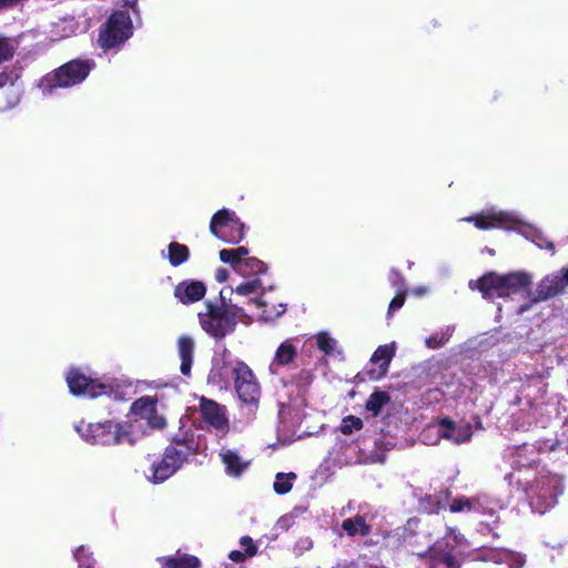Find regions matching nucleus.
I'll return each instance as SVG.
<instances>
[{
  "label": "nucleus",
  "instance_id": "1",
  "mask_svg": "<svg viewBox=\"0 0 568 568\" xmlns=\"http://www.w3.org/2000/svg\"><path fill=\"white\" fill-rule=\"evenodd\" d=\"M210 381L216 385L227 384L231 378L241 402L257 405L261 398V386L252 368L243 361L223 359L210 373Z\"/></svg>",
  "mask_w": 568,
  "mask_h": 568
},
{
  "label": "nucleus",
  "instance_id": "2",
  "mask_svg": "<svg viewBox=\"0 0 568 568\" xmlns=\"http://www.w3.org/2000/svg\"><path fill=\"white\" fill-rule=\"evenodd\" d=\"M77 432L91 445L112 446L128 444L135 445L136 437L132 433V425L112 419L78 425Z\"/></svg>",
  "mask_w": 568,
  "mask_h": 568
},
{
  "label": "nucleus",
  "instance_id": "3",
  "mask_svg": "<svg viewBox=\"0 0 568 568\" xmlns=\"http://www.w3.org/2000/svg\"><path fill=\"white\" fill-rule=\"evenodd\" d=\"M529 285L530 277L524 272H513L505 275L487 272L475 283L469 282V287L478 290L485 298L507 297L526 290Z\"/></svg>",
  "mask_w": 568,
  "mask_h": 568
},
{
  "label": "nucleus",
  "instance_id": "4",
  "mask_svg": "<svg viewBox=\"0 0 568 568\" xmlns=\"http://www.w3.org/2000/svg\"><path fill=\"white\" fill-rule=\"evenodd\" d=\"M93 63L74 59L40 79L39 87L44 94H52L57 88H70L84 81L92 70Z\"/></svg>",
  "mask_w": 568,
  "mask_h": 568
},
{
  "label": "nucleus",
  "instance_id": "5",
  "mask_svg": "<svg viewBox=\"0 0 568 568\" xmlns=\"http://www.w3.org/2000/svg\"><path fill=\"white\" fill-rule=\"evenodd\" d=\"M132 20L126 11H113L99 30L98 44L104 51L123 44L132 36Z\"/></svg>",
  "mask_w": 568,
  "mask_h": 568
},
{
  "label": "nucleus",
  "instance_id": "6",
  "mask_svg": "<svg viewBox=\"0 0 568 568\" xmlns=\"http://www.w3.org/2000/svg\"><path fill=\"white\" fill-rule=\"evenodd\" d=\"M202 329L210 336L222 339L231 334L237 324L235 315L230 313L224 305L217 306L206 303V312L199 313Z\"/></svg>",
  "mask_w": 568,
  "mask_h": 568
},
{
  "label": "nucleus",
  "instance_id": "7",
  "mask_svg": "<svg viewBox=\"0 0 568 568\" xmlns=\"http://www.w3.org/2000/svg\"><path fill=\"white\" fill-rule=\"evenodd\" d=\"M526 494L531 505L544 514L557 504L560 494L559 481L552 476L539 477L526 489Z\"/></svg>",
  "mask_w": 568,
  "mask_h": 568
},
{
  "label": "nucleus",
  "instance_id": "8",
  "mask_svg": "<svg viewBox=\"0 0 568 568\" xmlns=\"http://www.w3.org/2000/svg\"><path fill=\"white\" fill-rule=\"evenodd\" d=\"M185 462H187L186 452H179L174 447H165L161 458L152 464V475L148 478L153 484H161L181 469Z\"/></svg>",
  "mask_w": 568,
  "mask_h": 568
},
{
  "label": "nucleus",
  "instance_id": "9",
  "mask_svg": "<svg viewBox=\"0 0 568 568\" xmlns=\"http://www.w3.org/2000/svg\"><path fill=\"white\" fill-rule=\"evenodd\" d=\"M67 383L70 393L75 396L85 395L90 398H95L112 390L111 385L92 379L79 368H72L68 373Z\"/></svg>",
  "mask_w": 568,
  "mask_h": 568
},
{
  "label": "nucleus",
  "instance_id": "10",
  "mask_svg": "<svg viewBox=\"0 0 568 568\" xmlns=\"http://www.w3.org/2000/svg\"><path fill=\"white\" fill-rule=\"evenodd\" d=\"M568 286V267L559 273L545 276L537 285L536 293L531 294V302L538 303L561 294Z\"/></svg>",
  "mask_w": 568,
  "mask_h": 568
},
{
  "label": "nucleus",
  "instance_id": "11",
  "mask_svg": "<svg viewBox=\"0 0 568 568\" xmlns=\"http://www.w3.org/2000/svg\"><path fill=\"white\" fill-rule=\"evenodd\" d=\"M467 221L474 222L475 226L479 230L505 229L514 230L519 223L509 212L505 211H487L480 212Z\"/></svg>",
  "mask_w": 568,
  "mask_h": 568
},
{
  "label": "nucleus",
  "instance_id": "12",
  "mask_svg": "<svg viewBox=\"0 0 568 568\" xmlns=\"http://www.w3.org/2000/svg\"><path fill=\"white\" fill-rule=\"evenodd\" d=\"M450 537L436 541L433 546L428 547V562L430 568H436L439 565L445 568H460V562L454 555L455 545L450 544Z\"/></svg>",
  "mask_w": 568,
  "mask_h": 568
},
{
  "label": "nucleus",
  "instance_id": "13",
  "mask_svg": "<svg viewBox=\"0 0 568 568\" xmlns=\"http://www.w3.org/2000/svg\"><path fill=\"white\" fill-rule=\"evenodd\" d=\"M395 355V346L393 344L379 345L371 357V362L377 365V368H366L363 375L369 381H379L386 376L389 364Z\"/></svg>",
  "mask_w": 568,
  "mask_h": 568
},
{
  "label": "nucleus",
  "instance_id": "14",
  "mask_svg": "<svg viewBox=\"0 0 568 568\" xmlns=\"http://www.w3.org/2000/svg\"><path fill=\"white\" fill-rule=\"evenodd\" d=\"M200 413L202 419L217 430L229 428V418L225 406L220 405L213 399L202 397L200 400Z\"/></svg>",
  "mask_w": 568,
  "mask_h": 568
},
{
  "label": "nucleus",
  "instance_id": "15",
  "mask_svg": "<svg viewBox=\"0 0 568 568\" xmlns=\"http://www.w3.org/2000/svg\"><path fill=\"white\" fill-rule=\"evenodd\" d=\"M205 293V284L196 280H184L174 287V296L184 305L201 301Z\"/></svg>",
  "mask_w": 568,
  "mask_h": 568
},
{
  "label": "nucleus",
  "instance_id": "16",
  "mask_svg": "<svg viewBox=\"0 0 568 568\" xmlns=\"http://www.w3.org/2000/svg\"><path fill=\"white\" fill-rule=\"evenodd\" d=\"M438 434L440 437L452 440L455 444H463L470 439L473 432L469 424L457 426L448 417L438 420Z\"/></svg>",
  "mask_w": 568,
  "mask_h": 568
},
{
  "label": "nucleus",
  "instance_id": "17",
  "mask_svg": "<svg viewBox=\"0 0 568 568\" xmlns=\"http://www.w3.org/2000/svg\"><path fill=\"white\" fill-rule=\"evenodd\" d=\"M195 343L191 336L182 335L178 339V351L181 359L180 371L182 375L190 376L193 365Z\"/></svg>",
  "mask_w": 568,
  "mask_h": 568
},
{
  "label": "nucleus",
  "instance_id": "18",
  "mask_svg": "<svg viewBox=\"0 0 568 568\" xmlns=\"http://www.w3.org/2000/svg\"><path fill=\"white\" fill-rule=\"evenodd\" d=\"M342 529L349 537H365L371 532L372 527L366 523V518L364 516L355 515L354 517L346 518L342 521Z\"/></svg>",
  "mask_w": 568,
  "mask_h": 568
},
{
  "label": "nucleus",
  "instance_id": "19",
  "mask_svg": "<svg viewBox=\"0 0 568 568\" xmlns=\"http://www.w3.org/2000/svg\"><path fill=\"white\" fill-rule=\"evenodd\" d=\"M222 463L225 465V471L233 477L241 476L247 468L248 463L243 462L239 454L233 450H227L221 455Z\"/></svg>",
  "mask_w": 568,
  "mask_h": 568
},
{
  "label": "nucleus",
  "instance_id": "20",
  "mask_svg": "<svg viewBox=\"0 0 568 568\" xmlns=\"http://www.w3.org/2000/svg\"><path fill=\"white\" fill-rule=\"evenodd\" d=\"M244 230L245 225L239 219H235V222L231 224L227 229L221 230L217 232V235H214L219 240L225 243H240L244 239Z\"/></svg>",
  "mask_w": 568,
  "mask_h": 568
},
{
  "label": "nucleus",
  "instance_id": "21",
  "mask_svg": "<svg viewBox=\"0 0 568 568\" xmlns=\"http://www.w3.org/2000/svg\"><path fill=\"white\" fill-rule=\"evenodd\" d=\"M297 357V349L290 339L280 344L275 352L273 364L278 366H286L294 362Z\"/></svg>",
  "mask_w": 568,
  "mask_h": 568
},
{
  "label": "nucleus",
  "instance_id": "22",
  "mask_svg": "<svg viewBox=\"0 0 568 568\" xmlns=\"http://www.w3.org/2000/svg\"><path fill=\"white\" fill-rule=\"evenodd\" d=\"M267 271V265L257 257H244L240 266H235V272L242 276H251L264 274Z\"/></svg>",
  "mask_w": 568,
  "mask_h": 568
},
{
  "label": "nucleus",
  "instance_id": "23",
  "mask_svg": "<svg viewBox=\"0 0 568 568\" xmlns=\"http://www.w3.org/2000/svg\"><path fill=\"white\" fill-rule=\"evenodd\" d=\"M158 404V399L152 396H142L134 400L131 405L130 412L142 418L145 419V417L150 414H154V408Z\"/></svg>",
  "mask_w": 568,
  "mask_h": 568
},
{
  "label": "nucleus",
  "instance_id": "24",
  "mask_svg": "<svg viewBox=\"0 0 568 568\" xmlns=\"http://www.w3.org/2000/svg\"><path fill=\"white\" fill-rule=\"evenodd\" d=\"M161 568H200V560L197 557L187 554L169 556L163 558Z\"/></svg>",
  "mask_w": 568,
  "mask_h": 568
},
{
  "label": "nucleus",
  "instance_id": "25",
  "mask_svg": "<svg viewBox=\"0 0 568 568\" xmlns=\"http://www.w3.org/2000/svg\"><path fill=\"white\" fill-rule=\"evenodd\" d=\"M168 258L172 266H180L190 258V250L185 244L171 242L168 246Z\"/></svg>",
  "mask_w": 568,
  "mask_h": 568
},
{
  "label": "nucleus",
  "instance_id": "26",
  "mask_svg": "<svg viewBox=\"0 0 568 568\" xmlns=\"http://www.w3.org/2000/svg\"><path fill=\"white\" fill-rule=\"evenodd\" d=\"M220 260L223 263H227L235 271V266L242 264L243 258L248 255V250L245 246H239L236 248H223L219 253Z\"/></svg>",
  "mask_w": 568,
  "mask_h": 568
},
{
  "label": "nucleus",
  "instance_id": "27",
  "mask_svg": "<svg viewBox=\"0 0 568 568\" xmlns=\"http://www.w3.org/2000/svg\"><path fill=\"white\" fill-rule=\"evenodd\" d=\"M166 447H174L179 452H186L187 458L196 453L194 436L191 432H184L181 435L174 436L171 440V444Z\"/></svg>",
  "mask_w": 568,
  "mask_h": 568
},
{
  "label": "nucleus",
  "instance_id": "28",
  "mask_svg": "<svg viewBox=\"0 0 568 568\" xmlns=\"http://www.w3.org/2000/svg\"><path fill=\"white\" fill-rule=\"evenodd\" d=\"M233 222H235V219L229 210H219L211 219L210 232L212 235H217L219 231L227 229Z\"/></svg>",
  "mask_w": 568,
  "mask_h": 568
},
{
  "label": "nucleus",
  "instance_id": "29",
  "mask_svg": "<svg viewBox=\"0 0 568 568\" xmlns=\"http://www.w3.org/2000/svg\"><path fill=\"white\" fill-rule=\"evenodd\" d=\"M389 400L390 396L387 392L375 390L369 395L365 404V408L371 412L373 416H378L383 406L386 405Z\"/></svg>",
  "mask_w": 568,
  "mask_h": 568
},
{
  "label": "nucleus",
  "instance_id": "30",
  "mask_svg": "<svg viewBox=\"0 0 568 568\" xmlns=\"http://www.w3.org/2000/svg\"><path fill=\"white\" fill-rule=\"evenodd\" d=\"M450 498L452 493L448 489L428 495V513H439L447 507L449 508Z\"/></svg>",
  "mask_w": 568,
  "mask_h": 568
},
{
  "label": "nucleus",
  "instance_id": "31",
  "mask_svg": "<svg viewBox=\"0 0 568 568\" xmlns=\"http://www.w3.org/2000/svg\"><path fill=\"white\" fill-rule=\"evenodd\" d=\"M296 478L295 473H278L276 475L275 481L273 484V488L276 494L285 495L292 490V480Z\"/></svg>",
  "mask_w": 568,
  "mask_h": 568
},
{
  "label": "nucleus",
  "instance_id": "32",
  "mask_svg": "<svg viewBox=\"0 0 568 568\" xmlns=\"http://www.w3.org/2000/svg\"><path fill=\"white\" fill-rule=\"evenodd\" d=\"M73 556L78 561L79 568H94L95 560L85 546H79L74 550Z\"/></svg>",
  "mask_w": 568,
  "mask_h": 568
},
{
  "label": "nucleus",
  "instance_id": "33",
  "mask_svg": "<svg viewBox=\"0 0 568 568\" xmlns=\"http://www.w3.org/2000/svg\"><path fill=\"white\" fill-rule=\"evenodd\" d=\"M364 426L363 420L354 415H347L342 419L341 433L343 435H352L354 430H361Z\"/></svg>",
  "mask_w": 568,
  "mask_h": 568
},
{
  "label": "nucleus",
  "instance_id": "34",
  "mask_svg": "<svg viewBox=\"0 0 568 568\" xmlns=\"http://www.w3.org/2000/svg\"><path fill=\"white\" fill-rule=\"evenodd\" d=\"M449 510L450 513L473 511L475 510V504L473 499L466 496L450 498Z\"/></svg>",
  "mask_w": 568,
  "mask_h": 568
},
{
  "label": "nucleus",
  "instance_id": "35",
  "mask_svg": "<svg viewBox=\"0 0 568 568\" xmlns=\"http://www.w3.org/2000/svg\"><path fill=\"white\" fill-rule=\"evenodd\" d=\"M316 343L318 349L326 355L332 354L336 346L335 339L326 332H321L316 335Z\"/></svg>",
  "mask_w": 568,
  "mask_h": 568
},
{
  "label": "nucleus",
  "instance_id": "36",
  "mask_svg": "<svg viewBox=\"0 0 568 568\" xmlns=\"http://www.w3.org/2000/svg\"><path fill=\"white\" fill-rule=\"evenodd\" d=\"M452 333L447 328L446 332L435 333L430 336H428V348H438L445 345Z\"/></svg>",
  "mask_w": 568,
  "mask_h": 568
},
{
  "label": "nucleus",
  "instance_id": "37",
  "mask_svg": "<svg viewBox=\"0 0 568 568\" xmlns=\"http://www.w3.org/2000/svg\"><path fill=\"white\" fill-rule=\"evenodd\" d=\"M261 286V281L258 278L247 281L244 283H241L236 286L235 292L239 295L246 296L252 293H255L257 288Z\"/></svg>",
  "mask_w": 568,
  "mask_h": 568
},
{
  "label": "nucleus",
  "instance_id": "38",
  "mask_svg": "<svg viewBox=\"0 0 568 568\" xmlns=\"http://www.w3.org/2000/svg\"><path fill=\"white\" fill-rule=\"evenodd\" d=\"M406 298V292L405 291H398L395 296L392 298L389 305L387 315L388 317L392 316V314L396 311H398L405 303Z\"/></svg>",
  "mask_w": 568,
  "mask_h": 568
},
{
  "label": "nucleus",
  "instance_id": "39",
  "mask_svg": "<svg viewBox=\"0 0 568 568\" xmlns=\"http://www.w3.org/2000/svg\"><path fill=\"white\" fill-rule=\"evenodd\" d=\"M240 545L244 548V552L248 558L254 557L257 554V546L250 536L241 537Z\"/></svg>",
  "mask_w": 568,
  "mask_h": 568
},
{
  "label": "nucleus",
  "instance_id": "40",
  "mask_svg": "<svg viewBox=\"0 0 568 568\" xmlns=\"http://www.w3.org/2000/svg\"><path fill=\"white\" fill-rule=\"evenodd\" d=\"M145 420L152 428L161 429L166 425L165 418L158 413L156 407L154 408V414L148 415Z\"/></svg>",
  "mask_w": 568,
  "mask_h": 568
},
{
  "label": "nucleus",
  "instance_id": "41",
  "mask_svg": "<svg viewBox=\"0 0 568 568\" xmlns=\"http://www.w3.org/2000/svg\"><path fill=\"white\" fill-rule=\"evenodd\" d=\"M13 57V49L3 38H0V63L6 62Z\"/></svg>",
  "mask_w": 568,
  "mask_h": 568
},
{
  "label": "nucleus",
  "instance_id": "42",
  "mask_svg": "<svg viewBox=\"0 0 568 568\" xmlns=\"http://www.w3.org/2000/svg\"><path fill=\"white\" fill-rule=\"evenodd\" d=\"M313 381V373L308 369H302L296 375V382L300 386H308Z\"/></svg>",
  "mask_w": 568,
  "mask_h": 568
},
{
  "label": "nucleus",
  "instance_id": "43",
  "mask_svg": "<svg viewBox=\"0 0 568 568\" xmlns=\"http://www.w3.org/2000/svg\"><path fill=\"white\" fill-rule=\"evenodd\" d=\"M247 558L248 556L241 550H232L229 554V559L236 564L244 562Z\"/></svg>",
  "mask_w": 568,
  "mask_h": 568
},
{
  "label": "nucleus",
  "instance_id": "44",
  "mask_svg": "<svg viewBox=\"0 0 568 568\" xmlns=\"http://www.w3.org/2000/svg\"><path fill=\"white\" fill-rule=\"evenodd\" d=\"M229 272L225 268H219L215 273V278L217 282L223 283L227 280Z\"/></svg>",
  "mask_w": 568,
  "mask_h": 568
},
{
  "label": "nucleus",
  "instance_id": "45",
  "mask_svg": "<svg viewBox=\"0 0 568 568\" xmlns=\"http://www.w3.org/2000/svg\"><path fill=\"white\" fill-rule=\"evenodd\" d=\"M10 80V77L7 72L0 73V88L4 87Z\"/></svg>",
  "mask_w": 568,
  "mask_h": 568
},
{
  "label": "nucleus",
  "instance_id": "46",
  "mask_svg": "<svg viewBox=\"0 0 568 568\" xmlns=\"http://www.w3.org/2000/svg\"><path fill=\"white\" fill-rule=\"evenodd\" d=\"M376 544H377V542L373 541L372 539H366V540L364 541V546H366V547H371V546H374V545H376Z\"/></svg>",
  "mask_w": 568,
  "mask_h": 568
},
{
  "label": "nucleus",
  "instance_id": "47",
  "mask_svg": "<svg viewBox=\"0 0 568 568\" xmlns=\"http://www.w3.org/2000/svg\"><path fill=\"white\" fill-rule=\"evenodd\" d=\"M425 292H426V288H425V287H418V288L416 290V294H417L418 296H422Z\"/></svg>",
  "mask_w": 568,
  "mask_h": 568
},
{
  "label": "nucleus",
  "instance_id": "48",
  "mask_svg": "<svg viewBox=\"0 0 568 568\" xmlns=\"http://www.w3.org/2000/svg\"><path fill=\"white\" fill-rule=\"evenodd\" d=\"M336 568H357L354 564H346L343 566H337Z\"/></svg>",
  "mask_w": 568,
  "mask_h": 568
},
{
  "label": "nucleus",
  "instance_id": "49",
  "mask_svg": "<svg viewBox=\"0 0 568 568\" xmlns=\"http://www.w3.org/2000/svg\"><path fill=\"white\" fill-rule=\"evenodd\" d=\"M392 274H393L394 276H396V277H400L399 272H397V271H395V270H393V271H392Z\"/></svg>",
  "mask_w": 568,
  "mask_h": 568
},
{
  "label": "nucleus",
  "instance_id": "50",
  "mask_svg": "<svg viewBox=\"0 0 568 568\" xmlns=\"http://www.w3.org/2000/svg\"><path fill=\"white\" fill-rule=\"evenodd\" d=\"M128 4H130V6H132V7H133V6H135V4H136V0H132V1H129V0H128Z\"/></svg>",
  "mask_w": 568,
  "mask_h": 568
},
{
  "label": "nucleus",
  "instance_id": "51",
  "mask_svg": "<svg viewBox=\"0 0 568 568\" xmlns=\"http://www.w3.org/2000/svg\"><path fill=\"white\" fill-rule=\"evenodd\" d=\"M284 312H285V307H283L281 311H278V312L276 313V315H275V316H280V315H281V314H283Z\"/></svg>",
  "mask_w": 568,
  "mask_h": 568
},
{
  "label": "nucleus",
  "instance_id": "52",
  "mask_svg": "<svg viewBox=\"0 0 568 568\" xmlns=\"http://www.w3.org/2000/svg\"><path fill=\"white\" fill-rule=\"evenodd\" d=\"M527 310H528V306H521V307H520V312H525V311H527Z\"/></svg>",
  "mask_w": 568,
  "mask_h": 568
},
{
  "label": "nucleus",
  "instance_id": "53",
  "mask_svg": "<svg viewBox=\"0 0 568 568\" xmlns=\"http://www.w3.org/2000/svg\"><path fill=\"white\" fill-rule=\"evenodd\" d=\"M256 303L261 306L264 305V303L261 300H257Z\"/></svg>",
  "mask_w": 568,
  "mask_h": 568
},
{
  "label": "nucleus",
  "instance_id": "54",
  "mask_svg": "<svg viewBox=\"0 0 568 568\" xmlns=\"http://www.w3.org/2000/svg\"><path fill=\"white\" fill-rule=\"evenodd\" d=\"M554 244L552 243H549V248L554 250Z\"/></svg>",
  "mask_w": 568,
  "mask_h": 568
}]
</instances>
